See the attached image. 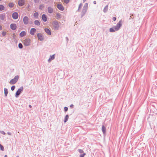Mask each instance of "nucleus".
<instances>
[{
    "mask_svg": "<svg viewBox=\"0 0 157 157\" xmlns=\"http://www.w3.org/2000/svg\"><path fill=\"white\" fill-rule=\"evenodd\" d=\"M52 25L54 28L55 30L58 29L59 26L58 22L56 21H54L52 22Z\"/></svg>",
    "mask_w": 157,
    "mask_h": 157,
    "instance_id": "7ed1b4c3",
    "label": "nucleus"
},
{
    "mask_svg": "<svg viewBox=\"0 0 157 157\" xmlns=\"http://www.w3.org/2000/svg\"><path fill=\"white\" fill-rule=\"evenodd\" d=\"M25 4L24 0H19L18 1V4L20 6H23Z\"/></svg>",
    "mask_w": 157,
    "mask_h": 157,
    "instance_id": "6e6552de",
    "label": "nucleus"
},
{
    "mask_svg": "<svg viewBox=\"0 0 157 157\" xmlns=\"http://www.w3.org/2000/svg\"><path fill=\"white\" fill-rule=\"evenodd\" d=\"M68 118V115H66L65 118L64 122H66L67 121Z\"/></svg>",
    "mask_w": 157,
    "mask_h": 157,
    "instance_id": "5701e85b",
    "label": "nucleus"
},
{
    "mask_svg": "<svg viewBox=\"0 0 157 157\" xmlns=\"http://www.w3.org/2000/svg\"><path fill=\"white\" fill-rule=\"evenodd\" d=\"M37 36L39 40L41 41L43 40L44 38L42 34L38 33L37 34Z\"/></svg>",
    "mask_w": 157,
    "mask_h": 157,
    "instance_id": "f8f14e48",
    "label": "nucleus"
},
{
    "mask_svg": "<svg viewBox=\"0 0 157 157\" xmlns=\"http://www.w3.org/2000/svg\"><path fill=\"white\" fill-rule=\"evenodd\" d=\"M3 35H5L4 33L3 34Z\"/></svg>",
    "mask_w": 157,
    "mask_h": 157,
    "instance_id": "49530a36",
    "label": "nucleus"
},
{
    "mask_svg": "<svg viewBox=\"0 0 157 157\" xmlns=\"http://www.w3.org/2000/svg\"><path fill=\"white\" fill-rule=\"evenodd\" d=\"M34 23L35 25H40V22L38 20H36L34 21Z\"/></svg>",
    "mask_w": 157,
    "mask_h": 157,
    "instance_id": "aec40b11",
    "label": "nucleus"
},
{
    "mask_svg": "<svg viewBox=\"0 0 157 157\" xmlns=\"http://www.w3.org/2000/svg\"><path fill=\"white\" fill-rule=\"evenodd\" d=\"M122 25V21H120L118 23L116 26H114L112 28L109 29V31L111 32H114L115 31H117L120 28Z\"/></svg>",
    "mask_w": 157,
    "mask_h": 157,
    "instance_id": "f257e3e1",
    "label": "nucleus"
},
{
    "mask_svg": "<svg viewBox=\"0 0 157 157\" xmlns=\"http://www.w3.org/2000/svg\"><path fill=\"white\" fill-rule=\"evenodd\" d=\"M57 7L59 10L61 11L64 10V9L62 5L60 4H58L57 5Z\"/></svg>",
    "mask_w": 157,
    "mask_h": 157,
    "instance_id": "9d476101",
    "label": "nucleus"
},
{
    "mask_svg": "<svg viewBox=\"0 0 157 157\" xmlns=\"http://www.w3.org/2000/svg\"><path fill=\"white\" fill-rule=\"evenodd\" d=\"M56 18L59 19L61 17V15L59 13H57L56 15Z\"/></svg>",
    "mask_w": 157,
    "mask_h": 157,
    "instance_id": "393cba45",
    "label": "nucleus"
},
{
    "mask_svg": "<svg viewBox=\"0 0 157 157\" xmlns=\"http://www.w3.org/2000/svg\"><path fill=\"white\" fill-rule=\"evenodd\" d=\"M36 30V29L35 28H32L30 30V33L32 35H33Z\"/></svg>",
    "mask_w": 157,
    "mask_h": 157,
    "instance_id": "4468645a",
    "label": "nucleus"
},
{
    "mask_svg": "<svg viewBox=\"0 0 157 157\" xmlns=\"http://www.w3.org/2000/svg\"><path fill=\"white\" fill-rule=\"evenodd\" d=\"M44 30L46 33L48 34L49 35H51V32L50 30L49 29H45Z\"/></svg>",
    "mask_w": 157,
    "mask_h": 157,
    "instance_id": "dca6fc26",
    "label": "nucleus"
},
{
    "mask_svg": "<svg viewBox=\"0 0 157 157\" xmlns=\"http://www.w3.org/2000/svg\"><path fill=\"white\" fill-rule=\"evenodd\" d=\"M16 157H19L18 156H16Z\"/></svg>",
    "mask_w": 157,
    "mask_h": 157,
    "instance_id": "a18cd8bd",
    "label": "nucleus"
},
{
    "mask_svg": "<svg viewBox=\"0 0 157 157\" xmlns=\"http://www.w3.org/2000/svg\"><path fill=\"white\" fill-rule=\"evenodd\" d=\"M82 3H80L79 5V7H78V11H80L81 9V8L82 7Z\"/></svg>",
    "mask_w": 157,
    "mask_h": 157,
    "instance_id": "b1692460",
    "label": "nucleus"
},
{
    "mask_svg": "<svg viewBox=\"0 0 157 157\" xmlns=\"http://www.w3.org/2000/svg\"><path fill=\"white\" fill-rule=\"evenodd\" d=\"M0 148L1 150L2 151H3L4 150V148L2 145L1 144H0Z\"/></svg>",
    "mask_w": 157,
    "mask_h": 157,
    "instance_id": "c756f323",
    "label": "nucleus"
},
{
    "mask_svg": "<svg viewBox=\"0 0 157 157\" xmlns=\"http://www.w3.org/2000/svg\"><path fill=\"white\" fill-rule=\"evenodd\" d=\"M101 129L103 133L105 134L106 132V128L104 126H102Z\"/></svg>",
    "mask_w": 157,
    "mask_h": 157,
    "instance_id": "6ab92c4d",
    "label": "nucleus"
},
{
    "mask_svg": "<svg viewBox=\"0 0 157 157\" xmlns=\"http://www.w3.org/2000/svg\"><path fill=\"white\" fill-rule=\"evenodd\" d=\"M86 155L85 153H83L82 154H81L80 155V157H84V156Z\"/></svg>",
    "mask_w": 157,
    "mask_h": 157,
    "instance_id": "2f4dec72",
    "label": "nucleus"
},
{
    "mask_svg": "<svg viewBox=\"0 0 157 157\" xmlns=\"http://www.w3.org/2000/svg\"><path fill=\"white\" fill-rule=\"evenodd\" d=\"M18 47L19 48H22L23 47L22 44L21 43H19L18 44Z\"/></svg>",
    "mask_w": 157,
    "mask_h": 157,
    "instance_id": "7c9ffc66",
    "label": "nucleus"
},
{
    "mask_svg": "<svg viewBox=\"0 0 157 157\" xmlns=\"http://www.w3.org/2000/svg\"><path fill=\"white\" fill-rule=\"evenodd\" d=\"M2 134H5V132H2Z\"/></svg>",
    "mask_w": 157,
    "mask_h": 157,
    "instance_id": "ea45409f",
    "label": "nucleus"
},
{
    "mask_svg": "<svg viewBox=\"0 0 157 157\" xmlns=\"http://www.w3.org/2000/svg\"><path fill=\"white\" fill-rule=\"evenodd\" d=\"M11 29L13 30H15L17 28V26L15 24H11L10 25Z\"/></svg>",
    "mask_w": 157,
    "mask_h": 157,
    "instance_id": "9b49d317",
    "label": "nucleus"
},
{
    "mask_svg": "<svg viewBox=\"0 0 157 157\" xmlns=\"http://www.w3.org/2000/svg\"><path fill=\"white\" fill-rule=\"evenodd\" d=\"M55 58L54 55H52V56H51L49 59L48 61L49 62H50L52 60H53Z\"/></svg>",
    "mask_w": 157,
    "mask_h": 157,
    "instance_id": "a211bd4d",
    "label": "nucleus"
},
{
    "mask_svg": "<svg viewBox=\"0 0 157 157\" xmlns=\"http://www.w3.org/2000/svg\"><path fill=\"white\" fill-rule=\"evenodd\" d=\"M5 157H7V155H5Z\"/></svg>",
    "mask_w": 157,
    "mask_h": 157,
    "instance_id": "c03bdc74",
    "label": "nucleus"
},
{
    "mask_svg": "<svg viewBox=\"0 0 157 157\" xmlns=\"http://www.w3.org/2000/svg\"><path fill=\"white\" fill-rule=\"evenodd\" d=\"M9 6L10 7H13V3H10L9 4Z\"/></svg>",
    "mask_w": 157,
    "mask_h": 157,
    "instance_id": "bb28decb",
    "label": "nucleus"
},
{
    "mask_svg": "<svg viewBox=\"0 0 157 157\" xmlns=\"http://www.w3.org/2000/svg\"><path fill=\"white\" fill-rule=\"evenodd\" d=\"M19 78V77L18 75L16 76L13 79H11L10 82V83L11 84H14L16 83L17 81Z\"/></svg>",
    "mask_w": 157,
    "mask_h": 157,
    "instance_id": "20e7f679",
    "label": "nucleus"
},
{
    "mask_svg": "<svg viewBox=\"0 0 157 157\" xmlns=\"http://www.w3.org/2000/svg\"><path fill=\"white\" fill-rule=\"evenodd\" d=\"M113 21H115L116 20V18L115 17H114L113 18Z\"/></svg>",
    "mask_w": 157,
    "mask_h": 157,
    "instance_id": "e433bc0d",
    "label": "nucleus"
},
{
    "mask_svg": "<svg viewBox=\"0 0 157 157\" xmlns=\"http://www.w3.org/2000/svg\"><path fill=\"white\" fill-rule=\"evenodd\" d=\"M83 2H84L86 0H83Z\"/></svg>",
    "mask_w": 157,
    "mask_h": 157,
    "instance_id": "79ce46f5",
    "label": "nucleus"
},
{
    "mask_svg": "<svg viewBox=\"0 0 157 157\" xmlns=\"http://www.w3.org/2000/svg\"><path fill=\"white\" fill-rule=\"evenodd\" d=\"M48 12L50 13H52L53 12V9L51 7H49L48 8Z\"/></svg>",
    "mask_w": 157,
    "mask_h": 157,
    "instance_id": "2eb2a0df",
    "label": "nucleus"
},
{
    "mask_svg": "<svg viewBox=\"0 0 157 157\" xmlns=\"http://www.w3.org/2000/svg\"><path fill=\"white\" fill-rule=\"evenodd\" d=\"M3 35H5L4 33L3 34Z\"/></svg>",
    "mask_w": 157,
    "mask_h": 157,
    "instance_id": "de8ad7c7",
    "label": "nucleus"
},
{
    "mask_svg": "<svg viewBox=\"0 0 157 157\" xmlns=\"http://www.w3.org/2000/svg\"><path fill=\"white\" fill-rule=\"evenodd\" d=\"M42 19L44 22H46L47 21V17L45 14H43L42 16Z\"/></svg>",
    "mask_w": 157,
    "mask_h": 157,
    "instance_id": "ddd939ff",
    "label": "nucleus"
},
{
    "mask_svg": "<svg viewBox=\"0 0 157 157\" xmlns=\"http://www.w3.org/2000/svg\"><path fill=\"white\" fill-rule=\"evenodd\" d=\"M4 9V7L2 5H0V10H3Z\"/></svg>",
    "mask_w": 157,
    "mask_h": 157,
    "instance_id": "a878e982",
    "label": "nucleus"
},
{
    "mask_svg": "<svg viewBox=\"0 0 157 157\" xmlns=\"http://www.w3.org/2000/svg\"><path fill=\"white\" fill-rule=\"evenodd\" d=\"M2 27L1 25H0V30H2Z\"/></svg>",
    "mask_w": 157,
    "mask_h": 157,
    "instance_id": "4c0bfd02",
    "label": "nucleus"
},
{
    "mask_svg": "<svg viewBox=\"0 0 157 157\" xmlns=\"http://www.w3.org/2000/svg\"><path fill=\"white\" fill-rule=\"evenodd\" d=\"M94 4H95L96 3V2L95 1L94 2Z\"/></svg>",
    "mask_w": 157,
    "mask_h": 157,
    "instance_id": "37998d69",
    "label": "nucleus"
},
{
    "mask_svg": "<svg viewBox=\"0 0 157 157\" xmlns=\"http://www.w3.org/2000/svg\"><path fill=\"white\" fill-rule=\"evenodd\" d=\"M73 106H74V105H70V107H73Z\"/></svg>",
    "mask_w": 157,
    "mask_h": 157,
    "instance_id": "58836bf2",
    "label": "nucleus"
},
{
    "mask_svg": "<svg viewBox=\"0 0 157 157\" xmlns=\"http://www.w3.org/2000/svg\"><path fill=\"white\" fill-rule=\"evenodd\" d=\"M64 1L65 3L67 4L69 2V0H64Z\"/></svg>",
    "mask_w": 157,
    "mask_h": 157,
    "instance_id": "473e14b6",
    "label": "nucleus"
},
{
    "mask_svg": "<svg viewBox=\"0 0 157 157\" xmlns=\"http://www.w3.org/2000/svg\"><path fill=\"white\" fill-rule=\"evenodd\" d=\"M2 0H0V1H1Z\"/></svg>",
    "mask_w": 157,
    "mask_h": 157,
    "instance_id": "09e8293b",
    "label": "nucleus"
},
{
    "mask_svg": "<svg viewBox=\"0 0 157 157\" xmlns=\"http://www.w3.org/2000/svg\"><path fill=\"white\" fill-rule=\"evenodd\" d=\"M26 33L25 31H22L20 33V36L21 37H23L26 35Z\"/></svg>",
    "mask_w": 157,
    "mask_h": 157,
    "instance_id": "f3484780",
    "label": "nucleus"
},
{
    "mask_svg": "<svg viewBox=\"0 0 157 157\" xmlns=\"http://www.w3.org/2000/svg\"><path fill=\"white\" fill-rule=\"evenodd\" d=\"M108 6H106L104 8V10H107V8H108Z\"/></svg>",
    "mask_w": 157,
    "mask_h": 157,
    "instance_id": "c9c22d12",
    "label": "nucleus"
},
{
    "mask_svg": "<svg viewBox=\"0 0 157 157\" xmlns=\"http://www.w3.org/2000/svg\"><path fill=\"white\" fill-rule=\"evenodd\" d=\"M29 107H30V108H31V107H32V106H31L30 105H29Z\"/></svg>",
    "mask_w": 157,
    "mask_h": 157,
    "instance_id": "a19ab883",
    "label": "nucleus"
},
{
    "mask_svg": "<svg viewBox=\"0 0 157 157\" xmlns=\"http://www.w3.org/2000/svg\"><path fill=\"white\" fill-rule=\"evenodd\" d=\"M78 151H79V152L81 154V153L83 154V153H84L82 149H78Z\"/></svg>",
    "mask_w": 157,
    "mask_h": 157,
    "instance_id": "c85d7f7f",
    "label": "nucleus"
},
{
    "mask_svg": "<svg viewBox=\"0 0 157 157\" xmlns=\"http://www.w3.org/2000/svg\"><path fill=\"white\" fill-rule=\"evenodd\" d=\"M88 7V4L87 3H86L83 7L82 13L81 15L82 16H83L86 13Z\"/></svg>",
    "mask_w": 157,
    "mask_h": 157,
    "instance_id": "f03ea898",
    "label": "nucleus"
},
{
    "mask_svg": "<svg viewBox=\"0 0 157 157\" xmlns=\"http://www.w3.org/2000/svg\"><path fill=\"white\" fill-rule=\"evenodd\" d=\"M44 7V5L43 4H42L39 7V8L40 9L42 10L43 8Z\"/></svg>",
    "mask_w": 157,
    "mask_h": 157,
    "instance_id": "cd10ccee",
    "label": "nucleus"
},
{
    "mask_svg": "<svg viewBox=\"0 0 157 157\" xmlns=\"http://www.w3.org/2000/svg\"><path fill=\"white\" fill-rule=\"evenodd\" d=\"M31 40L29 39H26L23 41V44L26 46L29 45L30 43Z\"/></svg>",
    "mask_w": 157,
    "mask_h": 157,
    "instance_id": "39448f33",
    "label": "nucleus"
},
{
    "mask_svg": "<svg viewBox=\"0 0 157 157\" xmlns=\"http://www.w3.org/2000/svg\"><path fill=\"white\" fill-rule=\"evenodd\" d=\"M64 111L65 112H66L68 110V108L67 107H65L64 108Z\"/></svg>",
    "mask_w": 157,
    "mask_h": 157,
    "instance_id": "f704fd0d",
    "label": "nucleus"
},
{
    "mask_svg": "<svg viewBox=\"0 0 157 157\" xmlns=\"http://www.w3.org/2000/svg\"><path fill=\"white\" fill-rule=\"evenodd\" d=\"M12 17L14 19H16L18 18V15L17 13L14 12L13 13Z\"/></svg>",
    "mask_w": 157,
    "mask_h": 157,
    "instance_id": "1a4fd4ad",
    "label": "nucleus"
},
{
    "mask_svg": "<svg viewBox=\"0 0 157 157\" xmlns=\"http://www.w3.org/2000/svg\"><path fill=\"white\" fill-rule=\"evenodd\" d=\"M15 88V86H13L11 87V90L13 91L14 90Z\"/></svg>",
    "mask_w": 157,
    "mask_h": 157,
    "instance_id": "72a5a7b5",
    "label": "nucleus"
},
{
    "mask_svg": "<svg viewBox=\"0 0 157 157\" xmlns=\"http://www.w3.org/2000/svg\"><path fill=\"white\" fill-rule=\"evenodd\" d=\"M38 15L39 14L38 13L35 12L34 13L33 16L35 18H37L38 17Z\"/></svg>",
    "mask_w": 157,
    "mask_h": 157,
    "instance_id": "4be33fe9",
    "label": "nucleus"
},
{
    "mask_svg": "<svg viewBox=\"0 0 157 157\" xmlns=\"http://www.w3.org/2000/svg\"><path fill=\"white\" fill-rule=\"evenodd\" d=\"M23 87L18 89L16 94V97H17L20 94L21 91L23 90Z\"/></svg>",
    "mask_w": 157,
    "mask_h": 157,
    "instance_id": "423d86ee",
    "label": "nucleus"
},
{
    "mask_svg": "<svg viewBox=\"0 0 157 157\" xmlns=\"http://www.w3.org/2000/svg\"><path fill=\"white\" fill-rule=\"evenodd\" d=\"M24 23L25 24H27L28 23L29 18L27 16H25L23 19Z\"/></svg>",
    "mask_w": 157,
    "mask_h": 157,
    "instance_id": "0eeeda50",
    "label": "nucleus"
},
{
    "mask_svg": "<svg viewBox=\"0 0 157 157\" xmlns=\"http://www.w3.org/2000/svg\"><path fill=\"white\" fill-rule=\"evenodd\" d=\"M5 95L6 96L8 93V90L6 88H5L4 90Z\"/></svg>",
    "mask_w": 157,
    "mask_h": 157,
    "instance_id": "412c9836",
    "label": "nucleus"
}]
</instances>
